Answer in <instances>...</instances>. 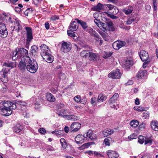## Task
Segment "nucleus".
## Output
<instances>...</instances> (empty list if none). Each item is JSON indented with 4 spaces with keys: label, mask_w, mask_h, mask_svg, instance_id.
<instances>
[{
    "label": "nucleus",
    "mask_w": 158,
    "mask_h": 158,
    "mask_svg": "<svg viewBox=\"0 0 158 158\" xmlns=\"http://www.w3.org/2000/svg\"><path fill=\"white\" fill-rule=\"evenodd\" d=\"M41 52L40 54L43 59L46 62L52 63L54 60V57L50 53V49L46 45L43 44L40 47Z\"/></svg>",
    "instance_id": "obj_1"
},
{
    "label": "nucleus",
    "mask_w": 158,
    "mask_h": 158,
    "mask_svg": "<svg viewBox=\"0 0 158 158\" xmlns=\"http://www.w3.org/2000/svg\"><path fill=\"white\" fill-rule=\"evenodd\" d=\"M27 58V70L31 73H34L37 70L38 66L36 61L34 60H31L28 56Z\"/></svg>",
    "instance_id": "obj_2"
},
{
    "label": "nucleus",
    "mask_w": 158,
    "mask_h": 158,
    "mask_svg": "<svg viewBox=\"0 0 158 158\" xmlns=\"http://www.w3.org/2000/svg\"><path fill=\"white\" fill-rule=\"evenodd\" d=\"M28 51L25 48H20L18 50L17 49L16 51L14 52L12 59L13 60H15L19 57L23 56L22 58L25 56H27Z\"/></svg>",
    "instance_id": "obj_3"
},
{
    "label": "nucleus",
    "mask_w": 158,
    "mask_h": 158,
    "mask_svg": "<svg viewBox=\"0 0 158 158\" xmlns=\"http://www.w3.org/2000/svg\"><path fill=\"white\" fill-rule=\"evenodd\" d=\"M121 75L120 70L116 69L109 73L108 74V77L112 79H118L121 77Z\"/></svg>",
    "instance_id": "obj_4"
},
{
    "label": "nucleus",
    "mask_w": 158,
    "mask_h": 158,
    "mask_svg": "<svg viewBox=\"0 0 158 158\" xmlns=\"http://www.w3.org/2000/svg\"><path fill=\"white\" fill-rule=\"evenodd\" d=\"M58 45L60 47V50L61 52L65 53L69 52V45L64 41L60 42Z\"/></svg>",
    "instance_id": "obj_5"
},
{
    "label": "nucleus",
    "mask_w": 158,
    "mask_h": 158,
    "mask_svg": "<svg viewBox=\"0 0 158 158\" xmlns=\"http://www.w3.org/2000/svg\"><path fill=\"white\" fill-rule=\"evenodd\" d=\"M81 124L79 123L74 122L71 125L70 128L71 131L70 132V134L71 136L74 132H76L81 128Z\"/></svg>",
    "instance_id": "obj_6"
},
{
    "label": "nucleus",
    "mask_w": 158,
    "mask_h": 158,
    "mask_svg": "<svg viewBox=\"0 0 158 158\" xmlns=\"http://www.w3.org/2000/svg\"><path fill=\"white\" fill-rule=\"evenodd\" d=\"M133 64L132 60L129 58H127L122 64V66L126 71H128Z\"/></svg>",
    "instance_id": "obj_7"
},
{
    "label": "nucleus",
    "mask_w": 158,
    "mask_h": 158,
    "mask_svg": "<svg viewBox=\"0 0 158 158\" xmlns=\"http://www.w3.org/2000/svg\"><path fill=\"white\" fill-rule=\"evenodd\" d=\"M28 56H25L24 57L22 58L21 61L19 63V69L21 70H24L26 69H27V58Z\"/></svg>",
    "instance_id": "obj_8"
},
{
    "label": "nucleus",
    "mask_w": 158,
    "mask_h": 158,
    "mask_svg": "<svg viewBox=\"0 0 158 158\" xmlns=\"http://www.w3.org/2000/svg\"><path fill=\"white\" fill-rule=\"evenodd\" d=\"M126 44L125 41L118 40L113 43V47L114 49L118 50L125 46Z\"/></svg>",
    "instance_id": "obj_9"
},
{
    "label": "nucleus",
    "mask_w": 158,
    "mask_h": 158,
    "mask_svg": "<svg viewBox=\"0 0 158 158\" xmlns=\"http://www.w3.org/2000/svg\"><path fill=\"white\" fill-rule=\"evenodd\" d=\"M86 138L85 134L83 135L81 134H79L76 136L75 140L77 144H81L85 142Z\"/></svg>",
    "instance_id": "obj_10"
},
{
    "label": "nucleus",
    "mask_w": 158,
    "mask_h": 158,
    "mask_svg": "<svg viewBox=\"0 0 158 158\" xmlns=\"http://www.w3.org/2000/svg\"><path fill=\"white\" fill-rule=\"evenodd\" d=\"M106 6L108 8V13L114 15H116L118 13L119 10L116 6L111 4H107Z\"/></svg>",
    "instance_id": "obj_11"
},
{
    "label": "nucleus",
    "mask_w": 158,
    "mask_h": 158,
    "mask_svg": "<svg viewBox=\"0 0 158 158\" xmlns=\"http://www.w3.org/2000/svg\"><path fill=\"white\" fill-rule=\"evenodd\" d=\"M140 57L143 61H149V55L147 52L144 50H141L139 52Z\"/></svg>",
    "instance_id": "obj_12"
},
{
    "label": "nucleus",
    "mask_w": 158,
    "mask_h": 158,
    "mask_svg": "<svg viewBox=\"0 0 158 158\" xmlns=\"http://www.w3.org/2000/svg\"><path fill=\"white\" fill-rule=\"evenodd\" d=\"M85 134L86 139L88 137L92 140H95L97 139L96 135L93 133V131L92 130L89 129Z\"/></svg>",
    "instance_id": "obj_13"
},
{
    "label": "nucleus",
    "mask_w": 158,
    "mask_h": 158,
    "mask_svg": "<svg viewBox=\"0 0 158 158\" xmlns=\"http://www.w3.org/2000/svg\"><path fill=\"white\" fill-rule=\"evenodd\" d=\"M98 53L89 52V60L92 61H96L98 58Z\"/></svg>",
    "instance_id": "obj_14"
},
{
    "label": "nucleus",
    "mask_w": 158,
    "mask_h": 158,
    "mask_svg": "<svg viewBox=\"0 0 158 158\" xmlns=\"http://www.w3.org/2000/svg\"><path fill=\"white\" fill-rule=\"evenodd\" d=\"M93 15L95 19L94 20V23L97 25H98L101 21L100 18L102 16L101 13L99 12H95L93 14Z\"/></svg>",
    "instance_id": "obj_15"
},
{
    "label": "nucleus",
    "mask_w": 158,
    "mask_h": 158,
    "mask_svg": "<svg viewBox=\"0 0 158 158\" xmlns=\"http://www.w3.org/2000/svg\"><path fill=\"white\" fill-rule=\"evenodd\" d=\"M3 15L5 16L4 17V19H6L8 23H11L12 24L14 23V22L15 19L14 18H12L10 14L6 13H3Z\"/></svg>",
    "instance_id": "obj_16"
},
{
    "label": "nucleus",
    "mask_w": 158,
    "mask_h": 158,
    "mask_svg": "<svg viewBox=\"0 0 158 158\" xmlns=\"http://www.w3.org/2000/svg\"><path fill=\"white\" fill-rule=\"evenodd\" d=\"M0 110L2 112V114L5 116H8L10 115L12 112V110L9 109V108H1Z\"/></svg>",
    "instance_id": "obj_17"
},
{
    "label": "nucleus",
    "mask_w": 158,
    "mask_h": 158,
    "mask_svg": "<svg viewBox=\"0 0 158 158\" xmlns=\"http://www.w3.org/2000/svg\"><path fill=\"white\" fill-rule=\"evenodd\" d=\"M107 154L109 158H116L119 156L117 152L112 150L108 151L107 152Z\"/></svg>",
    "instance_id": "obj_18"
},
{
    "label": "nucleus",
    "mask_w": 158,
    "mask_h": 158,
    "mask_svg": "<svg viewBox=\"0 0 158 158\" xmlns=\"http://www.w3.org/2000/svg\"><path fill=\"white\" fill-rule=\"evenodd\" d=\"M14 23H15L14 28L15 30L19 31L21 29L22 27L20 24L21 22L20 20L17 19H15Z\"/></svg>",
    "instance_id": "obj_19"
},
{
    "label": "nucleus",
    "mask_w": 158,
    "mask_h": 158,
    "mask_svg": "<svg viewBox=\"0 0 158 158\" xmlns=\"http://www.w3.org/2000/svg\"><path fill=\"white\" fill-rule=\"evenodd\" d=\"M114 131L113 129L107 128L105 129L102 131V134L104 137H106L109 135L113 134Z\"/></svg>",
    "instance_id": "obj_20"
},
{
    "label": "nucleus",
    "mask_w": 158,
    "mask_h": 158,
    "mask_svg": "<svg viewBox=\"0 0 158 158\" xmlns=\"http://www.w3.org/2000/svg\"><path fill=\"white\" fill-rule=\"evenodd\" d=\"M147 71L143 69L139 70L136 74V77L138 79H141L147 74Z\"/></svg>",
    "instance_id": "obj_21"
},
{
    "label": "nucleus",
    "mask_w": 158,
    "mask_h": 158,
    "mask_svg": "<svg viewBox=\"0 0 158 158\" xmlns=\"http://www.w3.org/2000/svg\"><path fill=\"white\" fill-rule=\"evenodd\" d=\"M23 129V126L20 125L19 124H16L13 127L14 132L17 133H19L21 131H22Z\"/></svg>",
    "instance_id": "obj_22"
},
{
    "label": "nucleus",
    "mask_w": 158,
    "mask_h": 158,
    "mask_svg": "<svg viewBox=\"0 0 158 158\" xmlns=\"http://www.w3.org/2000/svg\"><path fill=\"white\" fill-rule=\"evenodd\" d=\"M118 97V94L117 93H115L109 100L108 102L110 104L114 103Z\"/></svg>",
    "instance_id": "obj_23"
},
{
    "label": "nucleus",
    "mask_w": 158,
    "mask_h": 158,
    "mask_svg": "<svg viewBox=\"0 0 158 158\" xmlns=\"http://www.w3.org/2000/svg\"><path fill=\"white\" fill-rule=\"evenodd\" d=\"M151 128L154 130L158 131V122L156 121H152L151 123Z\"/></svg>",
    "instance_id": "obj_24"
},
{
    "label": "nucleus",
    "mask_w": 158,
    "mask_h": 158,
    "mask_svg": "<svg viewBox=\"0 0 158 158\" xmlns=\"http://www.w3.org/2000/svg\"><path fill=\"white\" fill-rule=\"evenodd\" d=\"M75 20L77 21L78 23L80 24L81 25L84 30H85L88 27V26L86 23L81 20H79L78 19H76Z\"/></svg>",
    "instance_id": "obj_25"
},
{
    "label": "nucleus",
    "mask_w": 158,
    "mask_h": 158,
    "mask_svg": "<svg viewBox=\"0 0 158 158\" xmlns=\"http://www.w3.org/2000/svg\"><path fill=\"white\" fill-rule=\"evenodd\" d=\"M106 98H107L106 96H104V95L102 94H100L98 95L96 103H98V102H103L105 101Z\"/></svg>",
    "instance_id": "obj_26"
},
{
    "label": "nucleus",
    "mask_w": 158,
    "mask_h": 158,
    "mask_svg": "<svg viewBox=\"0 0 158 158\" xmlns=\"http://www.w3.org/2000/svg\"><path fill=\"white\" fill-rule=\"evenodd\" d=\"M103 6L102 4L98 3L96 6H95L92 7V9L93 11H99L102 8Z\"/></svg>",
    "instance_id": "obj_27"
},
{
    "label": "nucleus",
    "mask_w": 158,
    "mask_h": 158,
    "mask_svg": "<svg viewBox=\"0 0 158 158\" xmlns=\"http://www.w3.org/2000/svg\"><path fill=\"white\" fill-rule=\"evenodd\" d=\"M108 22H105L104 23H103L101 21L100 23H98V24L97 25L99 27H102V28L103 29V31H106L107 27H108Z\"/></svg>",
    "instance_id": "obj_28"
},
{
    "label": "nucleus",
    "mask_w": 158,
    "mask_h": 158,
    "mask_svg": "<svg viewBox=\"0 0 158 158\" xmlns=\"http://www.w3.org/2000/svg\"><path fill=\"white\" fill-rule=\"evenodd\" d=\"M46 98L47 100L49 101L53 102L55 101V98L54 96L50 93H47L46 94Z\"/></svg>",
    "instance_id": "obj_29"
},
{
    "label": "nucleus",
    "mask_w": 158,
    "mask_h": 158,
    "mask_svg": "<svg viewBox=\"0 0 158 158\" xmlns=\"http://www.w3.org/2000/svg\"><path fill=\"white\" fill-rule=\"evenodd\" d=\"M107 30L109 31H113L115 30V28L113 26V24L111 21L108 22V27Z\"/></svg>",
    "instance_id": "obj_30"
},
{
    "label": "nucleus",
    "mask_w": 158,
    "mask_h": 158,
    "mask_svg": "<svg viewBox=\"0 0 158 158\" xmlns=\"http://www.w3.org/2000/svg\"><path fill=\"white\" fill-rule=\"evenodd\" d=\"M153 139H152L151 137H145L144 140V144L145 145L149 144L151 145L152 144V143Z\"/></svg>",
    "instance_id": "obj_31"
},
{
    "label": "nucleus",
    "mask_w": 158,
    "mask_h": 158,
    "mask_svg": "<svg viewBox=\"0 0 158 158\" xmlns=\"http://www.w3.org/2000/svg\"><path fill=\"white\" fill-rule=\"evenodd\" d=\"M77 23L76 21H73L71 23V25H70V28H71L72 29H71V30H76L78 28V26H77Z\"/></svg>",
    "instance_id": "obj_32"
},
{
    "label": "nucleus",
    "mask_w": 158,
    "mask_h": 158,
    "mask_svg": "<svg viewBox=\"0 0 158 158\" xmlns=\"http://www.w3.org/2000/svg\"><path fill=\"white\" fill-rule=\"evenodd\" d=\"M16 63L14 62H8V63H5L4 66L7 67H10L11 68L16 66Z\"/></svg>",
    "instance_id": "obj_33"
},
{
    "label": "nucleus",
    "mask_w": 158,
    "mask_h": 158,
    "mask_svg": "<svg viewBox=\"0 0 158 158\" xmlns=\"http://www.w3.org/2000/svg\"><path fill=\"white\" fill-rule=\"evenodd\" d=\"M130 124L132 127L135 128L139 125V122L136 120H133L130 122Z\"/></svg>",
    "instance_id": "obj_34"
},
{
    "label": "nucleus",
    "mask_w": 158,
    "mask_h": 158,
    "mask_svg": "<svg viewBox=\"0 0 158 158\" xmlns=\"http://www.w3.org/2000/svg\"><path fill=\"white\" fill-rule=\"evenodd\" d=\"M8 35V32L7 29H2L0 31V36L3 38L6 37Z\"/></svg>",
    "instance_id": "obj_35"
},
{
    "label": "nucleus",
    "mask_w": 158,
    "mask_h": 158,
    "mask_svg": "<svg viewBox=\"0 0 158 158\" xmlns=\"http://www.w3.org/2000/svg\"><path fill=\"white\" fill-rule=\"evenodd\" d=\"M88 51L89 50H83L80 53V55L83 58H86L89 55V52H88Z\"/></svg>",
    "instance_id": "obj_36"
},
{
    "label": "nucleus",
    "mask_w": 158,
    "mask_h": 158,
    "mask_svg": "<svg viewBox=\"0 0 158 158\" xmlns=\"http://www.w3.org/2000/svg\"><path fill=\"white\" fill-rule=\"evenodd\" d=\"M11 102L5 101L1 102L2 103V104L4 106V108H9L10 106L11 105Z\"/></svg>",
    "instance_id": "obj_37"
},
{
    "label": "nucleus",
    "mask_w": 158,
    "mask_h": 158,
    "mask_svg": "<svg viewBox=\"0 0 158 158\" xmlns=\"http://www.w3.org/2000/svg\"><path fill=\"white\" fill-rule=\"evenodd\" d=\"M134 109L138 111L142 112L145 110V108L144 107L142 106H135L134 108Z\"/></svg>",
    "instance_id": "obj_38"
},
{
    "label": "nucleus",
    "mask_w": 158,
    "mask_h": 158,
    "mask_svg": "<svg viewBox=\"0 0 158 158\" xmlns=\"http://www.w3.org/2000/svg\"><path fill=\"white\" fill-rule=\"evenodd\" d=\"M133 10L132 8L131 7L130 9H123V11L126 15H128L131 13Z\"/></svg>",
    "instance_id": "obj_39"
},
{
    "label": "nucleus",
    "mask_w": 158,
    "mask_h": 158,
    "mask_svg": "<svg viewBox=\"0 0 158 158\" xmlns=\"http://www.w3.org/2000/svg\"><path fill=\"white\" fill-rule=\"evenodd\" d=\"M67 111L65 110H63L60 111L59 114V115L61 116L64 118H66L69 116L68 115H67Z\"/></svg>",
    "instance_id": "obj_40"
},
{
    "label": "nucleus",
    "mask_w": 158,
    "mask_h": 158,
    "mask_svg": "<svg viewBox=\"0 0 158 158\" xmlns=\"http://www.w3.org/2000/svg\"><path fill=\"white\" fill-rule=\"evenodd\" d=\"M38 51V48L37 47L34 45L31 46V52L32 53H36Z\"/></svg>",
    "instance_id": "obj_41"
},
{
    "label": "nucleus",
    "mask_w": 158,
    "mask_h": 158,
    "mask_svg": "<svg viewBox=\"0 0 158 158\" xmlns=\"http://www.w3.org/2000/svg\"><path fill=\"white\" fill-rule=\"evenodd\" d=\"M60 142L62 147L64 148H65L67 147V145L65 139L63 138L61 139H60Z\"/></svg>",
    "instance_id": "obj_42"
},
{
    "label": "nucleus",
    "mask_w": 158,
    "mask_h": 158,
    "mask_svg": "<svg viewBox=\"0 0 158 158\" xmlns=\"http://www.w3.org/2000/svg\"><path fill=\"white\" fill-rule=\"evenodd\" d=\"M111 140L112 139L111 137H107L104 140L105 145L106 146H109L110 145V142Z\"/></svg>",
    "instance_id": "obj_43"
},
{
    "label": "nucleus",
    "mask_w": 158,
    "mask_h": 158,
    "mask_svg": "<svg viewBox=\"0 0 158 158\" xmlns=\"http://www.w3.org/2000/svg\"><path fill=\"white\" fill-rule=\"evenodd\" d=\"M27 36V43L29 44L33 39L32 34L26 35Z\"/></svg>",
    "instance_id": "obj_44"
},
{
    "label": "nucleus",
    "mask_w": 158,
    "mask_h": 158,
    "mask_svg": "<svg viewBox=\"0 0 158 158\" xmlns=\"http://www.w3.org/2000/svg\"><path fill=\"white\" fill-rule=\"evenodd\" d=\"M64 131L63 130H57L56 132V135L58 137L60 136L64 135Z\"/></svg>",
    "instance_id": "obj_45"
},
{
    "label": "nucleus",
    "mask_w": 158,
    "mask_h": 158,
    "mask_svg": "<svg viewBox=\"0 0 158 158\" xmlns=\"http://www.w3.org/2000/svg\"><path fill=\"white\" fill-rule=\"evenodd\" d=\"M145 137L142 135H139V137L138 142L141 144H142L144 142Z\"/></svg>",
    "instance_id": "obj_46"
},
{
    "label": "nucleus",
    "mask_w": 158,
    "mask_h": 158,
    "mask_svg": "<svg viewBox=\"0 0 158 158\" xmlns=\"http://www.w3.org/2000/svg\"><path fill=\"white\" fill-rule=\"evenodd\" d=\"M32 11L33 10L32 8H28L24 11V14L25 15L28 16V14L31 13Z\"/></svg>",
    "instance_id": "obj_47"
},
{
    "label": "nucleus",
    "mask_w": 158,
    "mask_h": 158,
    "mask_svg": "<svg viewBox=\"0 0 158 158\" xmlns=\"http://www.w3.org/2000/svg\"><path fill=\"white\" fill-rule=\"evenodd\" d=\"M153 11H156L157 10V3L156 0H153Z\"/></svg>",
    "instance_id": "obj_48"
},
{
    "label": "nucleus",
    "mask_w": 158,
    "mask_h": 158,
    "mask_svg": "<svg viewBox=\"0 0 158 158\" xmlns=\"http://www.w3.org/2000/svg\"><path fill=\"white\" fill-rule=\"evenodd\" d=\"M25 28L27 31L26 35L32 34V30L31 27H26Z\"/></svg>",
    "instance_id": "obj_49"
},
{
    "label": "nucleus",
    "mask_w": 158,
    "mask_h": 158,
    "mask_svg": "<svg viewBox=\"0 0 158 158\" xmlns=\"http://www.w3.org/2000/svg\"><path fill=\"white\" fill-rule=\"evenodd\" d=\"M138 17V14H137L135 13L134 14H131L130 17V18H131L132 19L135 21H136V19Z\"/></svg>",
    "instance_id": "obj_50"
},
{
    "label": "nucleus",
    "mask_w": 158,
    "mask_h": 158,
    "mask_svg": "<svg viewBox=\"0 0 158 158\" xmlns=\"http://www.w3.org/2000/svg\"><path fill=\"white\" fill-rule=\"evenodd\" d=\"M112 52H106L105 53L104 56L103 57L105 59H106L107 58L110 57L112 54Z\"/></svg>",
    "instance_id": "obj_51"
},
{
    "label": "nucleus",
    "mask_w": 158,
    "mask_h": 158,
    "mask_svg": "<svg viewBox=\"0 0 158 158\" xmlns=\"http://www.w3.org/2000/svg\"><path fill=\"white\" fill-rule=\"evenodd\" d=\"M74 99L76 102H79L81 101V96L80 95H77L74 97Z\"/></svg>",
    "instance_id": "obj_52"
},
{
    "label": "nucleus",
    "mask_w": 158,
    "mask_h": 158,
    "mask_svg": "<svg viewBox=\"0 0 158 158\" xmlns=\"http://www.w3.org/2000/svg\"><path fill=\"white\" fill-rule=\"evenodd\" d=\"M116 15H114L112 14L107 13V16L110 17V18L113 19H117L118 17L115 16Z\"/></svg>",
    "instance_id": "obj_53"
},
{
    "label": "nucleus",
    "mask_w": 158,
    "mask_h": 158,
    "mask_svg": "<svg viewBox=\"0 0 158 158\" xmlns=\"http://www.w3.org/2000/svg\"><path fill=\"white\" fill-rule=\"evenodd\" d=\"M85 31L91 35L94 30L91 27H88Z\"/></svg>",
    "instance_id": "obj_54"
},
{
    "label": "nucleus",
    "mask_w": 158,
    "mask_h": 158,
    "mask_svg": "<svg viewBox=\"0 0 158 158\" xmlns=\"http://www.w3.org/2000/svg\"><path fill=\"white\" fill-rule=\"evenodd\" d=\"M96 102V98L95 97H93L91 99L90 102L91 104L92 105H94V104H97Z\"/></svg>",
    "instance_id": "obj_55"
},
{
    "label": "nucleus",
    "mask_w": 158,
    "mask_h": 158,
    "mask_svg": "<svg viewBox=\"0 0 158 158\" xmlns=\"http://www.w3.org/2000/svg\"><path fill=\"white\" fill-rule=\"evenodd\" d=\"M16 108V106L15 104L11 102V105L10 106L9 109L12 110L13 109H15Z\"/></svg>",
    "instance_id": "obj_56"
},
{
    "label": "nucleus",
    "mask_w": 158,
    "mask_h": 158,
    "mask_svg": "<svg viewBox=\"0 0 158 158\" xmlns=\"http://www.w3.org/2000/svg\"><path fill=\"white\" fill-rule=\"evenodd\" d=\"M6 28L5 25L2 22H0V31H1L2 29H6Z\"/></svg>",
    "instance_id": "obj_57"
},
{
    "label": "nucleus",
    "mask_w": 158,
    "mask_h": 158,
    "mask_svg": "<svg viewBox=\"0 0 158 158\" xmlns=\"http://www.w3.org/2000/svg\"><path fill=\"white\" fill-rule=\"evenodd\" d=\"M137 137V135L135 134H132L128 137V138L130 140L135 139Z\"/></svg>",
    "instance_id": "obj_58"
},
{
    "label": "nucleus",
    "mask_w": 158,
    "mask_h": 158,
    "mask_svg": "<svg viewBox=\"0 0 158 158\" xmlns=\"http://www.w3.org/2000/svg\"><path fill=\"white\" fill-rule=\"evenodd\" d=\"M149 116V113L147 111H145L143 113V114L142 117L145 119L147 118Z\"/></svg>",
    "instance_id": "obj_59"
},
{
    "label": "nucleus",
    "mask_w": 158,
    "mask_h": 158,
    "mask_svg": "<svg viewBox=\"0 0 158 158\" xmlns=\"http://www.w3.org/2000/svg\"><path fill=\"white\" fill-rule=\"evenodd\" d=\"M77 119V116L73 115H70V120L74 121Z\"/></svg>",
    "instance_id": "obj_60"
},
{
    "label": "nucleus",
    "mask_w": 158,
    "mask_h": 158,
    "mask_svg": "<svg viewBox=\"0 0 158 158\" xmlns=\"http://www.w3.org/2000/svg\"><path fill=\"white\" fill-rule=\"evenodd\" d=\"M36 101H35V104L37 106L40 105L41 102V100L40 98H38V99H36Z\"/></svg>",
    "instance_id": "obj_61"
},
{
    "label": "nucleus",
    "mask_w": 158,
    "mask_h": 158,
    "mask_svg": "<svg viewBox=\"0 0 158 158\" xmlns=\"http://www.w3.org/2000/svg\"><path fill=\"white\" fill-rule=\"evenodd\" d=\"M134 22V21L133 20V19H132L131 18H129L128 19L127 21L126 22V24L127 25H130Z\"/></svg>",
    "instance_id": "obj_62"
},
{
    "label": "nucleus",
    "mask_w": 158,
    "mask_h": 158,
    "mask_svg": "<svg viewBox=\"0 0 158 158\" xmlns=\"http://www.w3.org/2000/svg\"><path fill=\"white\" fill-rule=\"evenodd\" d=\"M39 132L41 134H44L46 133V131L44 128H41L39 129Z\"/></svg>",
    "instance_id": "obj_63"
},
{
    "label": "nucleus",
    "mask_w": 158,
    "mask_h": 158,
    "mask_svg": "<svg viewBox=\"0 0 158 158\" xmlns=\"http://www.w3.org/2000/svg\"><path fill=\"white\" fill-rule=\"evenodd\" d=\"M46 149L48 151H52L54 150V148L50 145L47 146Z\"/></svg>",
    "instance_id": "obj_64"
}]
</instances>
